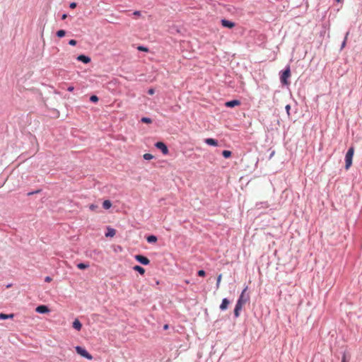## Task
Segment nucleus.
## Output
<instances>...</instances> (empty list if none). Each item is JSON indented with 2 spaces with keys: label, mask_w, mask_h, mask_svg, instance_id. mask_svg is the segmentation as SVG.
Instances as JSON below:
<instances>
[{
  "label": "nucleus",
  "mask_w": 362,
  "mask_h": 362,
  "mask_svg": "<svg viewBox=\"0 0 362 362\" xmlns=\"http://www.w3.org/2000/svg\"><path fill=\"white\" fill-rule=\"evenodd\" d=\"M65 35H66V30H59L56 33V35L59 38H62V37H64Z\"/></svg>",
  "instance_id": "obj_23"
},
{
  "label": "nucleus",
  "mask_w": 362,
  "mask_h": 362,
  "mask_svg": "<svg viewBox=\"0 0 362 362\" xmlns=\"http://www.w3.org/2000/svg\"><path fill=\"white\" fill-rule=\"evenodd\" d=\"M144 159L146 160H150L154 158V156L151 153H145L143 156Z\"/></svg>",
  "instance_id": "obj_27"
},
{
  "label": "nucleus",
  "mask_w": 362,
  "mask_h": 362,
  "mask_svg": "<svg viewBox=\"0 0 362 362\" xmlns=\"http://www.w3.org/2000/svg\"><path fill=\"white\" fill-rule=\"evenodd\" d=\"M204 143L206 144L209 146H217L218 144V142L216 139L213 138H207L204 140Z\"/></svg>",
  "instance_id": "obj_13"
},
{
  "label": "nucleus",
  "mask_w": 362,
  "mask_h": 362,
  "mask_svg": "<svg viewBox=\"0 0 362 362\" xmlns=\"http://www.w3.org/2000/svg\"><path fill=\"white\" fill-rule=\"evenodd\" d=\"M112 202L109 199H107V200H105L103 202V207L105 209H109L111 208L112 206Z\"/></svg>",
  "instance_id": "obj_20"
},
{
  "label": "nucleus",
  "mask_w": 362,
  "mask_h": 362,
  "mask_svg": "<svg viewBox=\"0 0 362 362\" xmlns=\"http://www.w3.org/2000/svg\"><path fill=\"white\" fill-rule=\"evenodd\" d=\"M141 122L145 124H151L152 119L150 117H143L141 119Z\"/></svg>",
  "instance_id": "obj_24"
},
{
  "label": "nucleus",
  "mask_w": 362,
  "mask_h": 362,
  "mask_svg": "<svg viewBox=\"0 0 362 362\" xmlns=\"http://www.w3.org/2000/svg\"><path fill=\"white\" fill-rule=\"evenodd\" d=\"M341 362H346V354L344 353L343 354V356H342V358H341Z\"/></svg>",
  "instance_id": "obj_39"
},
{
  "label": "nucleus",
  "mask_w": 362,
  "mask_h": 362,
  "mask_svg": "<svg viewBox=\"0 0 362 362\" xmlns=\"http://www.w3.org/2000/svg\"><path fill=\"white\" fill-rule=\"evenodd\" d=\"M35 311L40 314H47L50 312V310L46 305H40L35 308Z\"/></svg>",
  "instance_id": "obj_8"
},
{
  "label": "nucleus",
  "mask_w": 362,
  "mask_h": 362,
  "mask_svg": "<svg viewBox=\"0 0 362 362\" xmlns=\"http://www.w3.org/2000/svg\"><path fill=\"white\" fill-rule=\"evenodd\" d=\"M74 90V87L72 86H70L67 88V90L69 92H72Z\"/></svg>",
  "instance_id": "obj_38"
},
{
  "label": "nucleus",
  "mask_w": 362,
  "mask_h": 362,
  "mask_svg": "<svg viewBox=\"0 0 362 362\" xmlns=\"http://www.w3.org/2000/svg\"><path fill=\"white\" fill-rule=\"evenodd\" d=\"M66 17H67V14L64 13V14H62L61 18H62V20H65L66 18Z\"/></svg>",
  "instance_id": "obj_42"
},
{
  "label": "nucleus",
  "mask_w": 362,
  "mask_h": 362,
  "mask_svg": "<svg viewBox=\"0 0 362 362\" xmlns=\"http://www.w3.org/2000/svg\"><path fill=\"white\" fill-rule=\"evenodd\" d=\"M157 240H158V238L155 235H149L146 237V241L148 243H151V244L156 243L157 242Z\"/></svg>",
  "instance_id": "obj_15"
},
{
  "label": "nucleus",
  "mask_w": 362,
  "mask_h": 362,
  "mask_svg": "<svg viewBox=\"0 0 362 362\" xmlns=\"http://www.w3.org/2000/svg\"><path fill=\"white\" fill-rule=\"evenodd\" d=\"M274 153H275V151H272L271 152V153H270L269 156V159H271V158L274 156Z\"/></svg>",
  "instance_id": "obj_41"
},
{
  "label": "nucleus",
  "mask_w": 362,
  "mask_h": 362,
  "mask_svg": "<svg viewBox=\"0 0 362 362\" xmlns=\"http://www.w3.org/2000/svg\"><path fill=\"white\" fill-rule=\"evenodd\" d=\"M230 303V301L227 298H224L222 299L221 303L219 306V308L221 311H225L228 309L229 304Z\"/></svg>",
  "instance_id": "obj_10"
},
{
  "label": "nucleus",
  "mask_w": 362,
  "mask_h": 362,
  "mask_svg": "<svg viewBox=\"0 0 362 362\" xmlns=\"http://www.w3.org/2000/svg\"><path fill=\"white\" fill-rule=\"evenodd\" d=\"M89 100L91 103H96L97 102H98L99 98L96 95H92L89 98Z\"/></svg>",
  "instance_id": "obj_25"
},
{
  "label": "nucleus",
  "mask_w": 362,
  "mask_h": 362,
  "mask_svg": "<svg viewBox=\"0 0 362 362\" xmlns=\"http://www.w3.org/2000/svg\"><path fill=\"white\" fill-rule=\"evenodd\" d=\"M76 59L78 62H81L83 64H88L90 62V58L88 56H86L85 54H80L77 57Z\"/></svg>",
  "instance_id": "obj_12"
},
{
  "label": "nucleus",
  "mask_w": 362,
  "mask_h": 362,
  "mask_svg": "<svg viewBox=\"0 0 362 362\" xmlns=\"http://www.w3.org/2000/svg\"><path fill=\"white\" fill-rule=\"evenodd\" d=\"M168 327H169V325H167V324H165V325L163 326V329L166 330V329H168Z\"/></svg>",
  "instance_id": "obj_43"
},
{
  "label": "nucleus",
  "mask_w": 362,
  "mask_h": 362,
  "mask_svg": "<svg viewBox=\"0 0 362 362\" xmlns=\"http://www.w3.org/2000/svg\"><path fill=\"white\" fill-rule=\"evenodd\" d=\"M41 191H42V189H37L35 191L29 192H28L27 194H28V196H31L33 194L40 193Z\"/></svg>",
  "instance_id": "obj_32"
},
{
  "label": "nucleus",
  "mask_w": 362,
  "mask_h": 362,
  "mask_svg": "<svg viewBox=\"0 0 362 362\" xmlns=\"http://www.w3.org/2000/svg\"><path fill=\"white\" fill-rule=\"evenodd\" d=\"M197 275L201 277H204L206 275V272L203 269H200L197 272Z\"/></svg>",
  "instance_id": "obj_31"
},
{
  "label": "nucleus",
  "mask_w": 362,
  "mask_h": 362,
  "mask_svg": "<svg viewBox=\"0 0 362 362\" xmlns=\"http://www.w3.org/2000/svg\"><path fill=\"white\" fill-rule=\"evenodd\" d=\"M133 14L135 15V16H140L141 15V12L139 11H135L133 13Z\"/></svg>",
  "instance_id": "obj_40"
},
{
  "label": "nucleus",
  "mask_w": 362,
  "mask_h": 362,
  "mask_svg": "<svg viewBox=\"0 0 362 362\" xmlns=\"http://www.w3.org/2000/svg\"><path fill=\"white\" fill-rule=\"evenodd\" d=\"M72 327L77 331H80L82 328V323L78 319H75L73 322Z\"/></svg>",
  "instance_id": "obj_14"
},
{
  "label": "nucleus",
  "mask_w": 362,
  "mask_h": 362,
  "mask_svg": "<svg viewBox=\"0 0 362 362\" xmlns=\"http://www.w3.org/2000/svg\"><path fill=\"white\" fill-rule=\"evenodd\" d=\"M76 6H77V4L76 2H71L69 4V7L71 8H75L76 7Z\"/></svg>",
  "instance_id": "obj_36"
},
{
  "label": "nucleus",
  "mask_w": 362,
  "mask_h": 362,
  "mask_svg": "<svg viewBox=\"0 0 362 362\" xmlns=\"http://www.w3.org/2000/svg\"><path fill=\"white\" fill-rule=\"evenodd\" d=\"M240 101L237 99L231 100L226 102L225 106L227 107L233 108L240 105Z\"/></svg>",
  "instance_id": "obj_9"
},
{
  "label": "nucleus",
  "mask_w": 362,
  "mask_h": 362,
  "mask_svg": "<svg viewBox=\"0 0 362 362\" xmlns=\"http://www.w3.org/2000/svg\"><path fill=\"white\" fill-rule=\"evenodd\" d=\"M134 259L136 262H138L139 263H140L142 265L146 266V265H148L150 264L149 259L143 255H140V254L136 255L134 256Z\"/></svg>",
  "instance_id": "obj_5"
},
{
  "label": "nucleus",
  "mask_w": 362,
  "mask_h": 362,
  "mask_svg": "<svg viewBox=\"0 0 362 362\" xmlns=\"http://www.w3.org/2000/svg\"><path fill=\"white\" fill-rule=\"evenodd\" d=\"M269 206V204H268L267 202H259V203H257L256 204V207L257 209H262V208L267 209Z\"/></svg>",
  "instance_id": "obj_19"
},
{
  "label": "nucleus",
  "mask_w": 362,
  "mask_h": 362,
  "mask_svg": "<svg viewBox=\"0 0 362 362\" xmlns=\"http://www.w3.org/2000/svg\"><path fill=\"white\" fill-rule=\"evenodd\" d=\"M354 154V148L351 146L345 156V169L349 170L352 165L353 157Z\"/></svg>",
  "instance_id": "obj_2"
},
{
  "label": "nucleus",
  "mask_w": 362,
  "mask_h": 362,
  "mask_svg": "<svg viewBox=\"0 0 362 362\" xmlns=\"http://www.w3.org/2000/svg\"><path fill=\"white\" fill-rule=\"evenodd\" d=\"M221 278H222V274H220L217 276V279H216V289H218L219 288V286H220V283H221Z\"/></svg>",
  "instance_id": "obj_28"
},
{
  "label": "nucleus",
  "mask_w": 362,
  "mask_h": 362,
  "mask_svg": "<svg viewBox=\"0 0 362 362\" xmlns=\"http://www.w3.org/2000/svg\"><path fill=\"white\" fill-rule=\"evenodd\" d=\"M93 252H94V253H95V254H98V253H99V252H98V251H97V250H93Z\"/></svg>",
  "instance_id": "obj_44"
},
{
  "label": "nucleus",
  "mask_w": 362,
  "mask_h": 362,
  "mask_svg": "<svg viewBox=\"0 0 362 362\" xmlns=\"http://www.w3.org/2000/svg\"><path fill=\"white\" fill-rule=\"evenodd\" d=\"M98 209V206L95 204H91L89 205V209L91 211H96Z\"/></svg>",
  "instance_id": "obj_30"
},
{
  "label": "nucleus",
  "mask_w": 362,
  "mask_h": 362,
  "mask_svg": "<svg viewBox=\"0 0 362 362\" xmlns=\"http://www.w3.org/2000/svg\"><path fill=\"white\" fill-rule=\"evenodd\" d=\"M78 269L83 270L88 269L90 267L89 263L88 262H80L76 264Z\"/></svg>",
  "instance_id": "obj_17"
},
{
  "label": "nucleus",
  "mask_w": 362,
  "mask_h": 362,
  "mask_svg": "<svg viewBox=\"0 0 362 362\" xmlns=\"http://www.w3.org/2000/svg\"><path fill=\"white\" fill-rule=\"evenodd\" d=\"M243 305H240V302L236 303L235 308H234V311H233L235 318H238L240 316V311L243 308Z\"/></svg>",
  "instance_id": "obj_11"
},
{
  "label": "nucleus",
  "mask_w": 362,
  "mask_h": 362,
  "mask_svg": "<svg viewBox=\"0 0 362 362\" xmlns=\"http://www.w3.org/2000/svg\"><path fill=\"white\" fill-rule=\"evenodd\" d=\"M349 35V31L346 32V33L345 35L344 39L341 45V49H342L345 47Z\"/></svg>",
  "instance_id": "obj_26"
},
{
  "label": "nucleus",
  "mask_w": 362,
  "mask_h": 362,
  "mask_svg": "<svg viewBox=\"0 0 362 362\" xmlns=\"http://www.w3.org/2000/svg\"><path fill=\"white\" fill-rule=\"evenodd\" d=\"M285 109H286V113L288 115V116L289 117L290 116V110H291V105H286V107H285Z\"/></svg>",
  "instance_id": "obj_34"
},
{
  "label": "nucleus",
  "mask_w": 362,
  "mask_h": 362,
  "mask_svg": "<svg viewBox=\"0 0 362 362\" xmlns=\"http://www.w3.org/2000/svg\"><path fill=\"white\" fill-rule=\"evenodd\" d=\"M138 50L143 51V52H148V48L142 45H140L137 47Z\"/></svg>",
  "instance_id": "obj_29"
},
{
  "label": "nucleus",
  "mask_w": 362,
  "mask_h": 362,
  "mask_svg": "<svg viewBox=\"0 0 362 362\" xmlns=\"http://www.w3.org/2000/svg\"><path fill=\"white\" fill-rule=\"evenodd\" d=\"M280 81L283 86H288L290 84L289 78L291 76L290 66L287 65L284 69L279 72Z\"/></svg>",
  "instance_id": "obj_1"
},
{
  "label": "nucleus",
  "mask_w": 362,
  "mask_h": 362,
  "mask_svg": "<svg viewBox=\"0 0 362 362\" xmlns=\"http://www.w3.org/2000/svg\"><path fill=\"white\" fill-rule=\"evenodd\" d=\"M247 289V286H246L243 290V291H242L241 294L240 295L236 303L240 302V305H243L249 300V296L247 295V296L245 295V292L246 291Z\"/></svg>",
  "instance_id": "obj_6"
},
{
  "label": "nucleus",
  "mask_w": 362,
  "mask_h": 362,
  "mask_svg": "<svg viewBox=\"0 0 362 362\" xmlns=\"http://www.w3.org/2000/svg\"><path fill=\"white\" fill-rule=\"evenodd\" d=\"M155 147L159 149L163 155H168L169 153V150L167 145L163 141H157L154 144Z\"/></svg>",
  "instance_id": "obj_4"
},
{
  "label": "nucleus",
  "mask_w": 362,
  "mask_h": 362,
  "mask_svg": "<svg viewBox=\"0 0 362 362\" xmlns=\"http://www.w3.org/2000/svg\"><path fill=\"white\" fill-rule=\"evenodd\" d=\"M76 353L80 355L81 356L88 359V360H92L93 356L92 355L83 347L81 346H76L75 347Z\"/></svg>",
  "instance_id": "obj_3"
},
{
  "label": "nucleus",
  "mask_w": 362,
  "mask_h": 362,
  "mask_svg": "<svg viewBox=\"0 0 362 362\" xmlns=\"http://www.w3.org/2000/svg\"><path fill=\"white\" fill-rule=\"evenodd\" d=\"M155 93V90L153 88H149L147 91L148 95H153Z\"/></svg>",
  "instance_id": "obj_35"
},
{
  "label": "nucleus",
  "mask_w": 362,
  "mask_h": 362,
  "mask_svg": "<svg viewBox=\"0 0 362 362\" xmlns=\"http://www.w3.org/2000/svg\"><path fill=\"white\" fill-rule=\"evenodd\" d=\"M69 45L71 46H75L77 44V41L76 40L71 39L69 40Z\"/></svg>",
  "instance_id": "obj_33"
},
{
  "label": "nucleus",
  "mask_w": 362,
  "mask_h": 362,
  "mask_svg": "<svg viewBox=\"0 0 362 362\" xmlns=\"http://www.w3.org/2000/svg\"><path fill=\"white\" fill-rule=\"evenodd\" d=\"M14 317L13 313L11 314H5V313H0V320H7V319H12Z\"/></svg>",
  "instance_id": "obj_18"
},
{
  "label": "nucleus",
  "mask_w": 362,
  "mask_h": 362,
  "mask_svg": "<svg viewBox=\"0 0 362 362\" xmlns=\"http://www.w3.org/2000/svg\"><path fill=\"white\" fill-rule=\"evenodd\" d=\"M11 284H8V285L6 286V287H7V288H9V287H11Z\"/></svg>",
  "instance_id": "obj_45"
},
{
  "label": "nucleus",
  "mask_w": 362,
  "mask_h": 362,
  "mask_svg": "<svg viewBox=\"0 0 362 362\" xmlns=\"http://www.w3.org/2000/svg\"><path fill=\"white\" fill-rule=\"evenodd\" d=\"M221 23L223 28H229V29L234 28L235 25V23L234 22L229 21L228 19H226V18L221 19Z\"/></svg>",
  "instance_id": "obj_7"
},
{
  "label": "nucleus",
  "mask_w": 362,
  "mask_h": 362,
  "mask_svg": "<svg viewBox=\"0 0 362 362\" xmlns=\"http://www.w3.org/2000/svg\"><path fill=\"white\" fill-rule=\"evenodd\" d=\"M52 280V279L50 276H46L45 278V282H50Z\"/></svg>",
  "instance_id": "obj_37"
},
{
  "label": "nucleus",
  "mask_w": 362,
  "mask_h": 362,
  "mask_svg": "<svg viewBox=\"0 0 362 362\" xmlns=\"http://www.w3.org/2000/svg\"><path fill=\"white\" fill-rule=\"evenodd\" d=\"M221 154L224 158H229L232 155V152L228 150H223Z\"/></svg>",
  "instance_id": "obj_22"
},
{
  "label": "nucleus",
  "mask_w": 362,
  "mask_h": 362,
  "mask_svg": "<svg viewBox=\"0 0 362 362\" xmlns=\"http://www.w3.org/2000/svg\"><path fill=\"white\" fill-rule=\"evenodd\" d=\"M337 2H340L341 0H335Z\"/></svg>",
  "instance_id": "obj_46"
},
{
  "label": "nucleus",
  "mask_w": 362,
  "mask_h": 362,
  "mask_svg": "<svg viewBox=\"0 0 362 362\" xmlns=\"http://www.w3.org/2000/svg\"><path fill=\"white\" fill-rule=\"evenodd\" d=\"M133 270L137 272L140 274L143 275L145 273V269L140 265H135L133 267Z\"/></svg>",
  "instance_id": "obj_16"
},
{
  "label": "nucleus",
  "mask_w": 362,
  "mask_h": 362,
  "mask_svg": "<svg viewBox=\"0 0 362 362\" xmlns=\"http://www.w3.org/2000/svg\"><path fill=\"white\" fill-rule=\"evenodd\" d=\"M116 233V230L114 228H108L107 232L105 233L106 237H113Z\"/></svg>",
  "instance_id": "obj_21"
}]
</instances>
